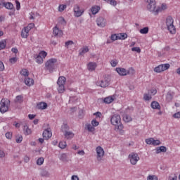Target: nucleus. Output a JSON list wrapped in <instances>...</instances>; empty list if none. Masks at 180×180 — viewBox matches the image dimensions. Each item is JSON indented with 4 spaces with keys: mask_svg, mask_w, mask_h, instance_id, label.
<instances>
[{
    "mask_svg": "<svg viewBox=\"0 0 180 180\" xmlns=\"http://www.w3.org/2000/svg\"><path fill=\"white\" fill-rule=\"evenodd\" d=\"M166 98L167 101H168V102H170V101H172V94H171V93H167Z\"/></svg>",
    "mask_w": 180,
    "mask_h": 180,
    "instance_id": "59",
    "label": "nucleus"
},
{
    "mask_svg": "<svg viewBox=\"0 0 180 180\" xmlns=\"http://www.w3.org/2000/svg\"><path fill=\"white\" fill-rule=\"evenodd\" d=\"M75 16L76 18H79L80 16H82L84 14V9L79 8V6L75 5L73 8Z\"/></svg>",
    "mask_w": 180,
    "mask_h": 180,
    "instance_id": "10",
    "label": "nucleus"
},
{
    "mask_svg": "<svg viewBox=\"0 0 180 180\" xmlns=\"http://www.w3.org/2000/svg\"><path fill=\"white\" fill-rule=\"evenodd\" d=\"M51 136H53V134H51V130H50V129H46L44 131L43 137L45 140H49Z\"/></svg>",
    "mask_w": 180,
    "mask_h": 180,
    "instance_id": "14",
    "label": "nucleus"
},
{
    "mask_svg": "<svg viewBox=\"0 0 180 180\" xmlns=\"http://www.w3.org/2000/svg\"><path fill=\"white\" fill-rule=\"evenodd\" d=\"M161 153H167V147L160 146L156 148V154H160Z\"/></svg>",
    "mask_w": 180,
    "mask_h": 180,
    "instance_id": "26",
    "label": "nucleus"
},
{
    "mask_svg": "<svg viewBox=\"0 0 180 180\" xmlns=\"http://www.w3.org/2000/svg\"><path fill=\"white\" fill-rule=\"evenodd\" d=\"M165 24H166V26H167L169 32H170V33L174 34V33H175L176 30H175V26H174V19H172V17L168 16L166 18Z\"/></svg>",
    "mask_w": 180,
    "mask_h": 180,
    "instance_id": "4",
    "label": "nucleus"
},
{
    "mask_svg": "<svg viewBox=\"0 0 180 180\" xmlns=\"http://www.w3.org/2000/svg\"><path fill=\"white\" fill-rule=\"evenodd\" d=\"M150 106L152 109H157L158 110L161 109V105H160V103L157 101H153L150 104Z\"/></svg>",
    "mask_w": 180,
    "mask_h": 180,
    "instance_id": "23",
    "label": "nucleus"
},
{
    "mask_svg": "<svg viewBox=\"0 0 180 180\" xmlns=\"http://www.w3.org/2000/svg\"><path fill=\"white\" fill-rule=\"evenodd\" d=\"M6 137L8 140H11L12 139V132H7V133H6Z\"/></svg>",
    "mask_w": 180,
    "mask_h": 180,
    "instance_id": "63",
    "label": "nucleus"
},
{
    "mask_svg": "<svg viewBox=\"0 0 180 180\" xmlns=\"http://www.w3.org/2000/svg\"><path fill=\"white\" fill-rule=\"evenodd\" d=\"M96 67H97V65H96V63L95 62H90L87 65V68L89 71H95V70L96 69Z\"/></svg>",
    "mask_w": 180,
    "mask_h": 180,
    "instance_id": "17",
    "label": "nucleus"
},
{
    "mask_svg": "<svg viewBox=\"0 0 180 180\" xmlns=\"http://www.w3.org/2000/svg\"><path fill=\"white\" fill-rule=\"evenodd\" d=\"M147 180H158V178L155 175H149Z\"/></svg>",
    "mask_w": 180,
    "mask_h": 180,
    "instance_id": "53",
    "label": "nucleus"
},
{
    "mask_svg": "<svg viewBox=\"0 0 180 180\" xmlns=\"http://www.w3.org/2000/svg\"><path fill=\"white\" fill-rule=\"evenodd\" d=\"M0 112L1 113H6L9 110L11 106V101L8 98H2L0 102Z\"/></svg>",
    "mask_w": 180,
    "mask_h": 180,
    "instance_id": "3",
    "label": "nucleus"
},
{
    "mask_svg": "<svg viewBox=\"0 0 180 180\" xmlns=\"http://www.w3.org/2000/svg\"><path fill=\"white\" fill-rule=\"evenodd\" d=\"M108 4H110V5H112V6H116V5H117L116 0H110Z\"/></svg>",
    "mask_w": 180,
    "mask_h": 180,
    "instance_id": "58",
    "label": "nucleus"
},
{
    "mask_svg": "<svg viewBox=\"0 0 180 180\" xmlns=\"http://www.w3.org/2000/svg\"><path fill=\"white\" fill-rule=\"evenodd\" d=\"M6 47V41L5 39L0 41V50H4Z\"/></svg>",
    "mask_w": 180,
    "mask_h": 180,
    "instance_id": "40",
    "label": "nucleus"
},
{
    "mask_svg": "<svg viewBox=\"0 0 180 180\" xmlns=\"http://www.w3.org/2000/svg\"><path fill=\"white\" fill-rule=\"evenodd\" d=\"M34 27V23H30L27 27H25L26 30L30 32L32 29Z\"/></svg>",
    "mask_w": 180,
    "mask_h": 180,
    "instance_id": "49",
    "label": "nucleus"
},
{
    "mask_svg": "<svg viewBox=\"0 0 180 180\" xmlns=\"http://www.w3.org/2000/svg\"><path fill=\"white\" fill-rule=\"evenodd\" d=\"M67 82V79L65 77L61 76L58 78L57 84L58 85H65V82Z\"/></svg>",
    "mask_w": 180,
    "mask_h": 180,
    "instance_id": "25",
    "label": "nucleus"
},
{
    "mask_svg": "<svg viewBox=\"0 0 180 180\" xmlns=\"http://www.w3.org/2000/svg\"><path fill=\"white\" fill-rule=\"evenodd\" d=\"M29 30L24 27L21 31V37L22 39H27L29 37Z\"/></svg>",
    "mask_w": 180,
    "mask_h": 180,
    "instance_id": "20",
    "label": "nucleus"
},
{
    "mask_svg": "<svg viewBox=\"0 0 180 180\" xmlns=\"http://www.w3.org/2000/svg\"><path fill=\"white\" fill-rule=\"evenodd\" d=\"M35 61L37 64H43L44 59L39 55L34 56Z\"/></svg>",
    "mask_w": 180,
    "mask_h": 180,
    "instance_id": "27",
    "label": "nucleus"
},
{
    "mask_svg": "<svg viewBox=\"0 0 180 180\" xmlns=\"http://www.w3.org/2000/svg\"><path fill=\"white\" fill-rule=\"evenodd\" d=\"M96 85L97 86H101V88H106V86H109V79H104L103 80L97 82Z\"/></svg>",
    "mask_w": 180,
    "mask_h": 180,
    "instance_id": "12",
    "label": "nucleus"
},
{
    "mask_svg": "<svg viewBox=\"0 0 180 180\" xmlns=\"http://www.w3.org/2000/svg\"><path fill=\"white\" fill-rule=\"evenodd\" d=\"M4 6L6 9H13V4L12 3L8 2L4 4Z\"/></svg>",
    "mask_w": 180,
    "mask_h": 180,
    "instance_id": "41",
    "label": "nucleus"
},
{
    "mask_svg": "<svg viewBox=\"0 0 180 180\" xmlns=\"http://www.w3.org/2000/svg\"><path fill=\"white\" fill-rule=\"evenodd\" d=\"M89 51V48L88 46H84L79 51V56H84L86 53H88Z\"/></svg>",
    "mask_w": 180,
    "mask_h": 180,
    "instance_id": "21",
    "label": "nucleus"
},
{
    "mask_svg": "<svg viewBox=\"0 0 180 180\" xmlns=\"http://www.w3.org/2000/svg\"><path fill=\"white\" fill-rule=\"evenodd\" d=\"M145 2L147 5H153L154 4H155V0H145Z\"/></svg>",
    "mask_w": 180,
    "mask_h": 180,
    "instance_id": "54",
    "label": "nucleus"
},
{
    "mask_svg": "<svg viewBox=\"0 0 180 180\" xmlns=\"http://www.w3.org/2000/svg\"><path fill=\"white\" fill-rule=\"evenodd\" d=\"M86 127L88 131H90L91 133H95V127H94V125L89 124L86 125Z\"/></svg>",
    "mask_w": 180,
    "mask_h": 180,
    "instance_id": "31",
    "label": "nucleus"
},
{
    "mask_svg": "<svg viewBox=\"0 0 180 180\" xmlns=\"http://www.w3.org/2000/svg\"><path fill=\"white\" fill-rule=\"evenodd\" d=\"M118 63H119V62L116 59L111 60L110 62V65L112 66V67H116Z\"/></svg>",
    "mask_w": 180,
    "mask_h": 180,
    "instance_id": "47",
    "label": "nucleus"
},
{
    "mask_svg": "<svg viewBox=\"0 0 180 180\" xmlns=\"http://www.w3.org/2000/svg\"><path fill=\"white\" fill-rule=\"evenodd\" d=\"M25 84L27 86H32L34 84V80L30 77H25Z\"/></svg>",
    "mask_w": 180,
    "mask_h": 180,
    "instance_id": "19",
    "label": "nucleus"
},
{
    "mask_svg": "<svg viewBox=\"0 0 180 180\" xmlns=\"http://www.w3.org/2000/svg\"><path fill=\"white\" fill-rule=\"evenodd\" d=\"M53 33L54 36H59V37L63 36V30H60V28H58V25H56L53 28Z\"/></svg>",
    "mask_w": 180,
    "mask_h": 180,
    "instance_id": "16",
    "label": "nucleus"
},
{
    "mask_svg": "<svg viewBox=\"0 0 180 180\" xmlns=\"http://www.w3.org/2000/svg\"><path fill=\"white\" fill-rule=\"evenodd\" d=\"M24 133L26 135L32 134V129H29V127L27 125H25L23 127Z\"/></svg>",
    "mask_w": 180,
    "mask_h": 180,
    "instance_id": "29",
    "label": "nucleus"
},
{
    "mask_svg": "<svg viewBox=\"0 0 180 180\" xmlns=\"http://www.w3.org/2000/svg\"><path fill=\"white\" fill-rule=\"evenodd\" d=\"M106 19L103 17H98L96 20V25L98 27H105L106 26Z\"/></svg>",
    "mask_w": 180,
    "mask_h": 180,
    "instance_id": "11",
    "label": "nucleus"
},
{
    "mask_svg": "<svg viewBox=\"0 0 180 180\" xmlns=\"http://www.w3.org/2000/svg\"><path fill=\"white\" fill-rule=\"evenodd\" d=\"M45 67L46 70H48L49 72H53L54 70L57 69V59L56 58L49 59L45 63Z\"/></svg>",
    "mask_w": 180,
    "mask_h": 180,
    "instance_id": "2",
    "label": "nucleus"
},
{
    "mask_svg": "<svg viewBox=\"0 0 180 180\" xmlns=\"http://www.w3.org/2000/svg\"><path fill=\"white\" fill-rule=\"evenodd\" d=\"M123 120L126 123H129V122H131V117L127 114H124L123 115Z\"/></svg>",
    "mask_w": 180,
    "mask_h": 180,
    "instance_id": "32",
    "label": "nucleus"
},
{
    "mask_svg": "<svg viewBox=\"0 0 180 180\" xmlns=\"http://www.w3.org/2000/svg\"><path fill=\"white\" fill-rule=\"evenodd\" d=\"M174 119H180V112H177L173 115Z\"/></svg>",
    "mask_w": 180,
    "mask_h": 180,
    "instance_id": "64",
    "label": "nucleus"
},
{
    "mask_svg": "<svg viewBox=\"0 0 180 180\" xmlns=\"http://www.w3.org/2000/svg\"><path fill=\"white\" fill-rule=\"evenodd\" d=\"M110 123L112 126H115V129L117 131H119L121 134L124 133V131H123L124 127L123 126V124H122V118L119 114H114L111 116Z\"/></svg>",
    "mask_w": 180,
    "mask_h": 180,
    "instance_id": "1",
    "label": "nucleus"
},
{
    "mask_svg": "<svg viewBox=\"0 0 180 180\" xmlns=\"http://www.w3.org/2000/svg\"><path fill=\"white\" fill-rule=\"evenodd\" d=\"M58 158L62 162H68L70 161V158L67 153H61L58 155Z\"/></svg>",
    "mask_w": 180,
    "mask_h": 180,
    "instance_id": "13",
    "label": "nucleus"
},
{
    "mask_svg": "<svg viewBox=\"0 0 180 180\" xmlns=\"http://www.w3.org/2000/svg\"><path fill=\"white\" fill-rule=\"evenodd\" d=\"M128 160L131 165H136L139 161H140V156L138 153H131L128 155Z\"/></svg>",
    "mask_w": 180,
    "mask_h": 180,
    "instance_id": "5",
    "label": "nucleus"
},
{
    "mask_svg": "<svg viewBox=\"0 0 180 180\" xmlns=\"http://www.w3.org/2000/svg\"><path fill=\"white\" fill-rule=\"evenodd\" d=\"M168 180H178V176L175 173H172L169 174Z\"/></svg>",
    "mask_w": 180,
    "mask_h": 180,
    "instance_id": "37",
    "label": "nucleus"
},
{
    "mask_svg": "<svg viewBox=\"0 0 180 180\" xmlns=\"http://www.w3.org/2000/svg\"><path fill=\"white\" fill-rule=\"evenodd\" d=\"M9 63H11V64H16V63H18V57L11 58L9 59Z\"/></svg>",
    "mask_w": 180,
    "mask_h": 180,
    "instance_id": "44",
    "label": "nucleus"
},
{
    "mask_svg": "<svg viewBox=\"0 0 180 180\" xmlns=\"http://www.w3.org/2000/svg\"><path fill=\"white\" fill-rule=\"evenodd\" d=\"M170 65L168 63L166 64H162L158 65V67L154 68L155 72H162L163 71H167L169 68Z\"/></svg>",
    "mask_w": 180,
    "mask_h": 180,
    "instance_id": "9",
    "label": "nucleus"
},
{
    "mask_svg": "<svg viewBox=\"0 0 180 180\" xmlns=\"http://www.w3.org/2000/svg\"><path fill=\"white\" fill-rule=\"evenodd\" d=\"M147 9L154 15H158L160 13V7H157L156 3L152 5H147Z\"/></svg>",
    "mask_w": 180,
    "mask_h": 180,
    "instance_id": "8",
    "label": "nucleus"
},
{
    "mask_svg": "<svg viewBox=\"0 0 180 180\" xmlns=\"http://www.w3.org/2000/svg\"><path fill=\"white\" fill-rule=\"evenodd\" d=\"M167 8V4H162L161 6L159 7V12H161L162 11H165Z\"/></svg>",
    "mask_w": 180,
    "mask_h": 180,
    "instance_id": "50",
    "label": "nucleus"
},
{
    "mask_svg": "<svg viewBox=\"0 0 180 180\" xmlns=\"http://www.w3.org/2000/svg\"><path fill=\"white\" fill-rule=\"evenodd\" d=\"M65 25H67L65 19H64L63 17H59L58 18V24L56 26H58V27H64Z\"/></svg>",
    "mask_w": 180,
    "mask_h": 180,
    "instance_id": "15",
    "label": "nucleus"
},
{
    "mask_svg": "<svg viewBox=\"0 0 180 180\" xmlns=\"http://www.w3.org/2000/svg\"><path fill=\"white\" fill-rule=\"evenodd\" d=\"M23 101V97L22 96H17L15 98V102H18V103H20Z\"/></svg>",
    "mask_w": 180,
    "mask_h": 180,
    "instance_id": "55",
    "label": "nucleus"
},
{
    "mask_svg": "<svg viewBox=\"0 0 180 180\" xmlns=\"http://www.w3.org/2000/svg\"><path fill=\"white\" fill-rule=\"evenodd\" d=\"M23 140V137L22 136V135H18L16 137H15V141L16 143H22Z\"/></svg>",
    "mask_w": 180,
    "mask_h": 180,
    "instance_id": "45",
    "label": "nucleus"
},
{
    "mask_svg": "<svg viewBox=\"0 0 180 180\" xmlns=\"http://www.w3.org/2000/svg\"><path fill=\"white\" fill-rule=\"evenodd\" d=\"M160 144H161V141L158 139L155 140L153 139V142L152 143V146H160Z\"/></svg>",
    "mask_w": 180,
    "mask_h": 180,
    "instance_id": "51",
    "label": "nucleus"
},
{
    "mask_svg": "<svg viewBox=\"0 0 180 180\" xmlns=\"http://www.w3.org/2000/svg\"><path fill=\"white\" fill-rule=\"evenodd\" d=\"M153 98V96L150 94L148 92L144 94L143 95V99L144 101H151V98Z\"/></svg>",
    "mask_w": 180,
    "mask_h": 180,
    "instance_id": "34",
    "label": "nucleus"
},
{
    "mask_svg": "<svg viewBox=\"0 0 180 180\" xmlns=\"http://www.w3.org/2000/svg\"><path fill=\"white\" fill-rule=\"evenodd\" d=\"M20 74L22 77H25V78H27L29 77V70H27V69H22Z\"/></svg>",
    "mask_w": 180,
    "mask_h": 180,
    "instance_id": "28",
    "label": "nucleus"
},
{
    "mask_svg": "<svg viewBox=\"0 0 180 180\" xmlns=\"http://www.w3.org/2000/svg\"><path fill=\"white\" fill-rule=\"evenodd\" d=\"M64 136L68 140H71V139H74L75 134L71 131H65Z\"/></svg>",
    "mask_w": 180,
    "mask_h": 180,
    "instance_id": "18",
    "label": "nucleus"
},
{
    "mask_svg": "<svg viewBox=\"0 0 180 180\" xmlns=\"http://www.w3.org/2000/svg\"><path fill=\"white\" fill-rule=\"evenodd\" d=\"M97 161H102V158L105 156V150L101 146H98L96 148Z\"/></svg>",
    "mask_w": 180,
    "mask_h": 180,
    "instance_id": "7",
    "label": "nucleus"
},
{
    "mask_svg": "<svg viewBox=\"0 0 180 180\" xmlns=\"http://www.w3.org/2000/svg\"><path fill=\"white\" fill-rule=\"evenodd\" d=\"M44 163V158H39L37 160V165H43Z\"/></svg>",
    "mask_w": 180,
    "mask_h": 180,
    "instance_id": "46",
    "label": "nucleus"
},
{
    "mask_svg": "<svg viewBox=\"0 0 180 180\" xmlns=\"http://www.w3.org/2000/svg\"><path fill=\"white\" fill-rule=\"evenodd\" d=\"M103 101L105 103H108V104L112 103V102L115 101V96H110L105 97Z\"/></svg>",
    "mask_w": 180,
    "mask_h": 180,
    "instance_id": "24",
    "label": "nucleus"
},
{
    "mask_svg": "<svg viewBox=\"0 0 180 180\" xmlns=\"http://www.w3.org/2000/svg\"><path fill=\"white\" fill-rule=\"evenodd\" d=\"M72 46H74V41H68L65 43V47H66V49H71Z\"/></svg>",
    "mask_w": 180,
    "mask_h": 180,
    "instance_id": "36",
    "label": "nucleus"
},
{
    "mask_svg": "<svg viewBox=\"0 0 180 180\" xmlns=\"http://www.w3.org/2000/svg\"><path fill=\"white\" fill-rule=\"evenodd\" d=\"M68 129V125L67 124H65L62 126V131L63 133H65V131H67Z\"/></svg>",
    "mask_w": 180,
    "mask_h": 180,
    "instance_id": "60",
    "label": "nucleus"
},
{
    "mask_svg": "<svg viewBox=\"0 0 180 180\" xmlns=\"http://www.w3.org/2000/svg\"><path fill=\"white\" fill-rule=\"evenodd\" d=\"M131 51H136V53H141V49H140V47H133L131 49Z\"/></svg>",
    "mask_w": 180,
    "mask_h": 180,
    "instance_id": "61",
    "label": "nucleus"
},
{
    "mask_svg": "<svg viewBox=\"0 0 180 180\" xmlns=\"http://www.w3.org/2000/svg\"><path fill=\"white\" fill-rule=\"evenodd\" d=\"M153 140H154V138L147 139H146V144L153 146Z\"/></svg>",
    "mask_w": 180,
    "mask_h": 180,
    "instance_id": "52",
    "label": "nucleus"
},
{
    "mask_svg": "<svg viewBox=\"0 0 180 180\" xmlns=\"http://www.w3.org/2000/svg\"><path fill=\"white\" fill-rule=\"evenodd\" d=\"M100 9H101V8H99V6H94L91 8V13H93V15H96V13H98L99 12Z\"/></svg>",
    "mask_w": 180,
    "mask_h": 180,
    "instance_id": "30",
    "label": "nucleus"
},
{
    "mask_svg": "<svg viewBox=\"0 0 180 180\" xmlns=\"http://www.w3.org/2000/svg\"><path fill=\"white\" fill-rule=\"evenodd\" d=\"M65 9H67V5L65 4H60L58 8V12H63Z\"/></svg>",
    "mask_w": 180,
    "mask_h": 180,
    "instance_id": "39",
    "label": "nucleus"
},
{
    "mask_svg": "<svg viewBox=\"0 0 180 180\" xmlns=\"http://www.w3.org/2000/svg\"><path fill=\"white\" fill-rule=\"evenodd\" d=\"M126 39H127V34L126 33L118 34L119 40H126Z\"/></svg>",
    "mask_w": 180,
    "mask_h": 180,
    "instance_id": "35",
    "label": "nucleus"
},
{
    "mask_svg": "<svg viewBox=\"0 0 180 180\" xmlns=\"http://www.w3.org/2000/svg\"><path fill=\"white\" fill-rule=\"evenodd\" d=\"M91 124L93 127H96L99 126V122L96 121V120H93L91 121Z\"/></svg>",
    "mask_w": 180,
    "mask_h": 180,
    "instance_id": "56",
    "label": "nucleus"
},
{
    "mask_svg": "<svg viewBox=\"0 0 180 180\" xmlns=\"http://www.w3.org/2000/svg\"><path fill=\"white\" fill-rule=\"evenodd\" d=\"M38 56H39L40 57H41V58L43 60H44V58H46V57H47V52L42 51L39 52Z\"/></svg>",
    "mask_w": 180,
    "mask_h": 180,
    "instance_id": "42",
    "label": "nucleus"
},
{
    "mask_svg": "<svg viewBox=\"0 0 180 180\" xmlns=\"http://www.w3.org/2000/svg\"><path fill=\"white\" fill-rule=\"evenodd\" d=\"M65 91V86L64 85L58 84V92L59 94H63Z\"/></svg>",
    "mask_w": 180,
    "mask_h": 180,
    "instance_id": "33",
    "label": "nucleus"
},
{
    "mask_svg": "<svg viewBox=\"0 0 180 180\" xmlns=\"http://www.w3.org/2000/svg\"><path fill=\"white\" fill-rule=\"evenodd\" d=\"M59 147L62 149L64 150V148H65V147H67V142L65 141H60L59 143Z\"/></svg>",
    "mask_w": 180,
    "mask_h": 180,
    "instance_id": "43",
    "label": "nucleus"
},
{
    "mask_svg": "<svg viewBox=\"0 0 180 180\" xmlns=\"http://www.w3.org/2000/svg\"><path fill=\"white\" fill-rule=\"evenodd\" d=\"M148 27H145L139 30V33H141V34H147V33H148Z\"/></svg>",
    "mask_w": 180,
    "mask_h": 180,
    "instance_id": "38",
    "label": "nucleus"
},
{
    "mask_svg": "<svg viewBox=\"0 0 180 180\" xmlns=\"http://www.w3.org/2000/svg\"><path fill=\"white\" fill-rule=\"evenodd\" d=\"M37 109H40L41 110H44V109H47V103L44 102L39 103L37 105Z\"/></svg>",
    "mask_w": 180,
    "mask_h": 180,
    "instance_id": "22",
    "label": "nucleus"
},
{
    "mask_svg": "<svg viewBox=\"0 0 180 180\" xmlns=\"http://www.w3.org/2000/svg\"><path fill=\"white\" fill-rule=\"evenodd\" d=\"M111 40H112V41H116V40H119V34H112L111 35Z\"/></svg>",
    "mask_w": 180,
    "mask_h": 180,
    "instance_id": "48",
    "label": "nucleus"
},
{
    "mask_svg": "<svg viewBox=\"0 0 180 180\" xmlns=\"http://www.w3.org/2000/svg\"><path fill=\"white\" fill-rule=\"evenodd\" d=\"M148 93L150 95H151L152 96H154V95H155V94H157V90L155 89H153L150 90Z\"/></svg>",
    "mask_w": 180,
    "mask_h": 180,
    "instance_id": "57",
    "label": "nucleus"
},
{
    "mask_svg": "<svg viewBox=\"0 0 180 180\" xmlns=\"http://www.w3.org/2000/svg\"><path fill=\"white\" fill-rule=\"evenodd\" d=\"M115 71L119 74L121 77H126V75H129L130 74V72H132V74H134L135 70L133 68H129V70H127L123 68H117L115 69Z\"/></svg>",
    "mask_w": 180,
    "mask_h": 180,
    "instance_id": "6",
    "label": "nucleus"
},
{
    "mask_svg": "<svg viewBox=\"0 0 180 180\" xmlns=\"http://www.w3.org/2000/svg\"><path fill=\"white\" fill-rule=\"evenodd\" d=\"M36 15H37V14H35L34 13H30V18H29L30 19V20H33L36 19Z\"/></svg>",
    "mask_w": 180,
    "mask_h": 180,
    "instance_id": "62",
    "label": "nucleus"
}]
</instances>
